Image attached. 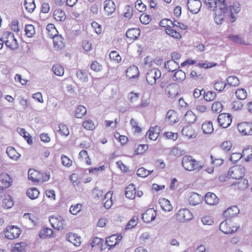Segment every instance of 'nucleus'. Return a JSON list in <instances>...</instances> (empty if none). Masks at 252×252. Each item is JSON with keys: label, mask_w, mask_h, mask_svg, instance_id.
<instances>
[{"label": "nucleus", "mask_w": 252, "mask_h": 252, "mask_svg": "<svg viewBox=\"0 0 252 252\" xmlns=\"http://www.w3.org/2000/svg\"><path fill=\"white\" fill-rule=\"evenodd\" d=\"M221 6L216 9H213L215 11V21L218 25L221 24L226 16L230 17L231 22L232 23L236 20L235 14L239 13L240 11V4L237 2H234L232 5L229 7L226 4H221Z\"/></svg>", "instance_id": "1"}, {"label": "nucleus", "mask_w": 252, "mask_h": 252, "mask_svg": "<svg viewBox=\"0 0 252 252\" xmlns=\"http://www.w3.org/2000/svg\"><path fill=\"white\" fill-rule=\"evenodd\" d=\"M182 164L184 169L189 171L199 172L204 166L202 161L197 160L189 155L183 157Z\"/></svg>", "instance_id": "2"}, {"label": "nucleus", "mask_w": 252, "mask_h": 252, "mask_svg": "<svg viewBox=\"0 0 252 252\" xmlns=\"http://www.w3.org/2000/svg\"><path fill=\"white\" fill-rule=\"evenodd\" d=\"M4 42L6 45L11 50H15L18 47L17 39L14 36V34L10 32H5L2 36Z\"/></svg>", "instance_id": "3"}, {"label": "nucleus", "mask_w": 252, "mask_h": 252, "mask_svg": "<svg viewBox=\"0 0 252 252\" xmlns=\"http://www.w3.org/2000/svg\"><path fill=\"white\" fill-rule=\"evenodd\" d=\"M161 75V71L157 68H153L148 71L146 74V81L147 83L153 86L156 84L157 80L158 79Z\"/></svg>", "instance_id": "4"}, {"label": "nucleus", "mask_w": 252, "mask_h": 252, "mask_svg": "<svg viewBox=\"0 0 252 252\" xmlns=\"http://www.w3.org/2000/svg\"><path fill=\"white\" fill-rule=\"evenodd\" d=\"M245 169L242 165H236L230 168L228 171L229 175L233 179L240 180L244 176Z\"/></svg>", "instance_id": "5"}, {"label": "nucleus", "mask_w": 252, "mask_h": 252, "mask_svg": "<svg viewBox=\"0 0 252 252\" xmlns=\"http://www.w3.org/2000/svg\"><path fill=\"white\" fill-rule=\"evenodd\" d=\"M239 226H232L231 221L230 220H226L223 221L220 224V229L223 233L228 234L236 232Z\"/></svg>", "instance_id": "6"}, {"label": "nucleus", "mask_w": 252, "mask_h": 252, "mask_svg": "<svg viewBox=\"0 0 252 252\" xmlns=\"http://www.w3.org/2000/svg\"><path fill=\"white\" fill-rule=\"evenodd\" d=\"M192 217L191 212L186 208L181 209L176 214L177 220L182 222L190 220Z\"/></svg>", "instance_id": "7"}, {"label": "nucleus", "mask_w": 252, "mask_h": 252, "mask_svg": "<svg viewBox=\"0 0 252 252\" xmlns=\"http://www.w3.org/2000/svg\"><path fill=\"white\" fill-rule=\"evenodd\" d=\"M20 234L21 230L19 228L14 225L7 227L4 232L5 237L11 240L18 238Z\"/></svg>", "instance_id": "8"}, {"label": "nucleus", "mask_w": 252, "mask_h": 252, "mask_svg": "<svg viewBox=\"0 0 252 252\" xmlns=\"http://www.w3.org/2000/svg\"><path fill=\"white\" fill-rule=\"evenodd\" d=\"M232 118L227 113L220 114L218 117V122L220 126L223 128L228 127L231 124Z\"/></svg>", "instance_id": "9"}, {"label": "nucleus", "mask_w": 252, "mask_h": 252, "mask_svg": "<svg viewBox=\"0 0 252 252\" xmlns=\"http://www.w3.org/2000/svg\"><path fill=\"white\" fill-rule=\"evenodd\" d=\"M238 130L244 135H252V123L243 122L238 124Z\"/></svg>", "instance_id": "10"}, {"label": "nucleus", "mask_w": 252, "mask_h": 252, "mask_svg": "<svg viewBox=\"0 0 252 252\" xmlns=\"http://www.w3.org/2000/svg\"><path fill=\"white\" fill-rule=\"evenodd\" d=\"M188 8L193 14L197 13L201 7V2L199 0H188Z\"/></svg>", "instance_id": "11"}, {"label": "nucleus", "mask_w": 252, "mask_h": 252, "mask_svg": "<svg viewBox=\"0 0 252 252\" xmlns=\"http://www.w3.org/2000/svg\"><path fill=\"white\" fill-rule=\"evenodd\" d=\"M64 220L61 217H49V222L52 226L57 230H61L63 228Z\"/></svg>", "instance_id": "12"}, {"label": "nucleus", "mask_w": 252, "mask_h": 252, "mask_svg": "<svg viewBox=\"0 0 252 252\" xmlns=\"http://www.w3.org/2000/svg\"><path fill=\"white\" fill-rule=\"evenodd\" d=\"M188 200L190 205L195 206L200 204L203 200V197L199 194L191 192H189L187 195Z\"/></svg>", "instance_id": "13"}, {"label": "nucleus", "mask_w": 252, "mask_h": 252, "mask_svg": "<svg viewBox=\"0 0 252 252\" xmlns=\"http://www.w3.org/2000/svg\"><path fill=\"white\" fill-rule=\"evenodd\" d=\"M156 216L157 211L153 208H150L142 214V219L144 222L149 223L154 220Z\"/></svg>", "instance_id": "14"}, {"label": "nucleus", "mask_w": 252, "mask_h": 252, "mask_svg": "<svg viewBox=\"0 0 252 252\" xmlns=\"http://www.w3.org/2000/svg\"><path fill=\"white\" fill-rule=\"evenodd\" d=\"M116 9V6L114 1L111 0H105L104 1V10L105 14L107 16L112 15Z\"/></svg>", "instance_id": "15"}, {"label": "nucleus", "mask_w": 252, "mask_h": 252, "mask_svg": "<svg viewBox=\"0 0 252 252\" xmlns=\"http://www.w3.org/2000/svg\"><path fill=\"white\" fill-rule=\"evenodd\" d=\"M178 85L173 84L169 85L165 89V93L169 97L174 98L178 94Z\"/></svg>", "instance_id": "16"}, {"label": "nucleus", "mask_w": 252, "mask_h": 252, "mask_svg": "<svg viewBox=\"0 0 252 252\" xmlns=\"http://www.w3.org/2000/svg\"><path fill=\"white\" fill-rule=\"evenodd\" d=\"M122 238V236L121 235H112L106 238V243L111 249L118 244Z\"/></svg>", "instance_id": "17"}, {"label": "nucleus", "mask_w": 252, "mask_h": 252, "mask_svg": "<svg viewBox=\"0 0 252 252\" xmlns=\"http://www.w3.org/2000/svg\"><path fill=\"white\" fill-rule=\"evenodd\" d=\"M204 3L211 10L221 6V4H226L224 0H204Z\"/></svg>", "instance_id": "18"}, {"label": "nucleus", "mask_w": 252, "mask_h": 252, "mask_svg": "<svg viewBox=\"0 0 252 252\" xmlns=\"http://www.w3.org/2000/svg\"><path fill=\"white\" fill-rule=\"evenodd\" d=\"M126 76L129 79L137 78L139 76V71L138 67L133 65L129 66L126 71Z\"/></svg>", "instance_id": "19"}, {"label": "nucleus", "mask_w": 252, "mask_h": 252, "mask_svg": "<svg viewBox=\"0 0 252 252\" xmlns=\"http://www.w3.org/2000/svg\"><path fill=\"white\" fill-rule=\"evenodd\" d=\"M239 213V209L236 206H233L223 212L224 217L230 219L236 216Z\"/></svg>", "instance_id": "20"}, {"label": "nucleus", "mask_w": 252, "mask_h": 252, "mask_svg": "<svg viewBox=\"0 0 252 252\" xmlns=\"http://www.w3.org/2000/svg\"><path fill=\"white\" fill-rule=\"evenodd\" d=\"M205 200L206 203L210 205H215L218 203L219 201V199L216 194L210 192L206 194Z\"/></svg>", "instance_id": "21"}, {"label": "nucleus", "mask_w": 252, "mask_h": 252, "mask_svg": "<svg viewBox=\"0 0 252 252\" xmlns=\"http://www.w3.org/2000/svg\"><path fill=\"white\" fill-rule=\"evenodd\" d=\"M0 179L1 183L4 186V188H8L12 185V179L7 173L1 174L0 176Z\"/></svg>", "instance_id": "22"}, {"label": "nucleus", "mask_w": 252, "mask_h": 252, "mask_svg": "<svg viewBox=\"0 0 252 252\" xmlns=\"http://www.w3.org/2000/svg\"><path fill=\"white\" fill-rule=\"evenodd\" d=\"M232 186H235V189L243 190L247 188L248 186V181L246 179L241 178L232 183Z\"/></svg>", "instance_id": "23"}, {"label": "nucleus", "mask_w": 252, "mask_h": 252, "mask_svg": "<svg viewBox=\"0 0 252 252\" xmlns=\"http://www.w3.org/2000/svg\"><path fill=\"white\" fill-rule=\"evenodd\" d=\"M6 154L9 158L14 160L17 161L19 159L21 155L15 148L12 147H8L6 149Z\"/></svg>", "instance_id": "24"}, {"label": "nucleus", "mask_w": 252, "mask_h": 252, "mask_svg": "<svg viewBox=\"0 0 252 252\" xmlns=\"http://www.w3.org/2000/svg\"><path fill=\"white\" fill-rule=\"evenodd\" d=\"M125 195L126 197L130 199H133L136 195L135 187L133 184L129 185L126 188Z\"/></svg>", "instance_id": "25"}, {"label": "nucleus", "mask_w": 252, "mask_h": 252, "mask_svg": "<svg viewBox=\"0 0 252 252\" xmlns=\"http://www.w3.org/2000/svg\"><path fill=\"white\" fill-rule=\"evenodd\" d=\"M54 19L59 22H63L66 19V15L63 10L61 9H56L53 13Z\"/></svg>", "instance_id": "26"}, {"label": "nucleus", "mask_w": 252, "mask_h": 252, "mask_svg": "<svg viewBox=\"0 0 252 252\" xmlns=\"http://www.w3.org/2000/svg\"><path fill=\"white\" fill-rule=\"evenodd\" d=\"M159 203L161 208L164 211L169 212L172 210V206L168 199L164 198H160Z\"/></svg>", "instance_id": "27"}, {"label": "nucleus", "mask_w": 252, "mask_h": 252, "mask_svg": "<svg viewBox=\"0 0 252 252\" xmlns=\"http://www.w3.org/2000/svg\"><path fill=\"white\" fill-rule=\"evenodd\" d=\"M28 178L33 182H39L40 180V174L37 171L30 169L28 171Z\"/></svg>", "instance_id": "28"}, {"label": "nucleus", "mask_w": 252, "mask_h": 252, "mask_svg": "<svg viewBox=\"0 0 252 252\" xmlns=\"http://www.w3.org/2000/svg\"><path fill=\"white\" fill-rule=\"evenodd\" d=\"M140 31L139 29L133 28L129 29L126 32V36L131 39H136L140 35Z\"/></svg>", "instance_id": "29"}, {"label": "nucleus", "mask_w": 252, "mask_h": 252, "mask_svg": "<svg viewBox=\"0 0 252 252\" xmlns=\"http://www.w3.org/2000/svg\"><path fill=\"white\" fill-rule=\"evenodd\" d=\"M112 191H109L104 196L103 199L104 207L107 209H109L113 204L112 200Z\"/></svg>", "instance_id": "30"}, {"label": "nucleus", "mask_w": 252, "mask_h": 252, "mask_svg": "<svg viewBox=\"0 0 252 252\" xmlns=\"http://www.w3.org/2000/svg\"><path fill=\"white\" fill-rule=\"evenodd\" d=\"M226 83L228 89L230 87H236L240 84L239 79L234 76H230L226 79Z\"/></svg>", "instance_id": "31"}, {"label": "nucleus", "mask_w": 252, "mask_h": 252, "mask_svg": "<svg viewBox=\"0 0 252 252\" xmlns=\"http://www.w3.org/2000/svg\"><path fill=\"white\" fill-rule=\"evenodd\" d=\"M164 66L166 69L170 72H173L179 67L178 63L174 60H170L164 63Z\"/></svg>", "instance_id": "32"}, {"label": "nucleus", "mask_w": 252, "mask_h": 252, "mask_svg": "<svg viewBox=\"0 0 252 252\" xmlns=\"http://www.w3.org/2000/svg\"><path fill=\"white\" fill-rule=\"evenodd\" d=\"M67 239L68 241L76 247L79 246L81 244V238L78 237L77 234L72 233L69 234Z\"/></svg>", "instance_id": "33"}, {"label": "nucleus", "mask_w": 252, "mask_h": 252, "mask_svg": "<svg viewBox=\"0 0 252 252\" xmlns=\"http://www.w3.org/2000/svg\"><path fill=\"white\" fill-rule=\"evenodd\" d=\"M202 129L205 134L211 133L214 131L212 122L208 121L204 123L202 125Z\"/></svg>", "instance_id": "34"}, {"label": "nucleus", "mask_w": 252, "mask_h": 252, "mask_svg": "<svg viewBox=\"0 0 252 252\" xmlns=\"http://www.w3.org/2000/svg\"><path fill=\"white\" fill-rule=\"evenodd\" d=\"M53 234V231L50 228L47 227L42 228L39 234V236L41 239H45L47 237L51 236Z\"/></svg>", "instance_id": "35"}, {"label": "nucleus", "mask_w": 252, "mask_h": 252, "mask_svg": "<svg viewBox=\"0 0 252 252\" xmlns=\"http://www.w3.org/2000/svg\"><path fill=\"white\" fill-rule=\"evenodd\" d=\"M185 122L189 124H193L196 121V116L191 111H188L184 116V118Z\"/></svg>", "instance_id": "36"}, {"label": "nucleus", "mask_w": 252, "mask_h": 252, "mask_svg": "<svg viewBox=\"0 0 252 252\" xmlns=\"http://www.w3.org/2000/svg\"><path fill=\"white\" fill-rule=\"evenodd\" d=\"M24 5L26 10L30 13H32L36 7L34 0H25Z\"/></svg>", "instance_id": "37"}, {"label": "nucleus", "mask_w": 252, "mask_h": 252, "mask_svg": "<svg viewBox=\"0 0 252 252\" xmlns=\"http://www.w3.org/2000/svg\"><path fill=\"white\" fill-rule=\"evenodd\" d=\"M241 155L242 157H246V161H250L252 158V147L247 146L244 148Z\"/></svg>", "instance_id": "38"}, {"label": "nucleus", "mask_w": 252, "mask_h": 252, "mask_svg": "<svg viewBox=\"0 0 252 252\" xmlns=\"http://www.w3.org/2000/svg\"><path fill=\"white\" fill-rule=\"evenodd\" d=\"M166 33L171 37L176 39H180L181 35L179 32L173 29L171 27L168 25L165 29Z\"/></svg>", "instance_id": "39"}, {"label": "nucleus", "mask_w": 252, "mask_h": 252, "mask_svg": "<svg viewBox=\"0 0 252 252\" xmlns=\"http://www.w3.org/2000/svg\"><path fill=\"white\" fill-rule=\"evenodd\" d=\"M39 191L35 188H32L28 189L27 191V196L31 199H35L38 197Z\"/></svg>", "instance_id": "40"}, {"label": "nucleus", "mask_w": 252, "mask_h": 252, "mask_svg": "<svg viewBox=\"0 0 252 252\" xmlns=\"http://www.w3.org/2000/svg\"><path fill=\"white\" fill-rule=\"evenodd\" d=\"M14 205V202L10 195H7L3 200L2 206L6 209L12 208Z\"/></svg>", "instance_id": "41"}, {"label": "nucleus", "mask_w": 252, "mask_h": 252, "mask_svg": "<svg viewBox=\"0 0 252 252\" xmlns=\"http://www.w3.org/2000/svg\"><path fill=\"white\" fill-rule=\"evenodd\" d=\"M17 132L19 134L22 136L29 144L32 143V140L30 136V134L25 130L24 128L19 127L17 129Z\"/></svg>", "instance_id": "42"}, {"label": "nucleus", "mask_w": 252, "mask_h": 252, "mask_svg": "<svg viewBox=\"0 0 252 252\" xmlns=\"http://www.w3.org/2000/svg\"><path fill=\"white\" fill-rule=\"evenodd\" d=\"M214 88L219 92H221L225 89H228L227 84L222 81H218L214 84Z\"/></svg>", "instance_id": "43"}, {"label": "nucleus", "mask_w": 252, "mask_h": 252, "mask_svg": "<svg viewBox=\"0 0 252 252\" xmlns=\"http://www.w3.org/2000/svg\"><path fill=\"white\" fill-rule=\"evenodd\" d=\"M86 108L83 105H79L77 107L75 110V117L77 118H81L86 114Z\"/></svg>", "instance_id": "44"}, {"label": "nucleus", "mask_w": 252, "mask_h": 252, "mask_svg": "<svg viewBox=\"0 0 252 252\" xmlns=\"http://www.w3.org/2000/svg\"><path fill=\"white\" fill-rule=\"evenodd\" d=\"M26 245L24 242L16 243L12 249V252H26Z\"/></svg>", "instance_id": "45"}, {"label": "nucleus", "mask_w": 252, "mask_h": 252, "mask_svg": "<svg viewBox=\"0 0 252 252\" xmlns=\"http://www.w3.org/2000/svg\"><path fill=\"white\" fill-rule=\"evenodd\" d=\"M158 128L157 126L152 127L150 128L147 132L149 138L152 140H156L158 136V132L156 131V129Z\"/></svg>", "instance_id": "46"}, {"label": "nucleus", "mask_w": 252, "mask_h": 252, "mask_svg": "<svg viewBox=\"0 0 252 252\" xmlns=\"http://www.w3.org/2000/svg\"><path fill=\"white\" fill-rule=\"evenodd\" d=\"M52 70L57 76H63L64 74V68L60 64H56L53 66Z\"/></svg>", "instance_id": "47"}, {"label": "nucleus", "mask_w": 252, "mask_h": 252, "mask_svg": "<svg viewBox=\"0 0 252 252\" xmlns=\"http://www.w3.org/2000/svg\"><path fill=\"white\" fill-rule=\"evenodd\" d=\"M186 78V74L182 70H178L174 74L173 79L174 80L181 81Z\"/></svg>", "instance_id": "48"}, {"label": "nucleus", "mask_w": 252, "mask_h": 252, "mask_svg": "<svg viewBox=\"0 0 252 252\" xmlns=\"http://www.w3.org/2000/svg\"><path fill=\"white\" fill-rule=\"evenodd\" d=\"M77 77L83 82H87L88 81V77L87 73L82 70H79L76 71Z\"/></svg>", "instance_id": "49"}, {"label": "nucleus", "mask_w": 252, "mask_h": 252, "mask_svg": "<svg viewBox=\"0 0 252 252\" xmlns=\"http://www.w3.org/2000/svg\"><path fill=\"white\" fill-rule=\"evenodd\" d=\"M153 170H148L144 167L139 168L137 171V174L138 176L145 178L147 177L149 175L152 173Z\"/></svg>", "instance_id": "50"}, {"label": "nucleus", "mask_w": 252, "mask_h": 252, "mask_svg": "<svg viewBox=\"0 0 252 252\" xmlns=\"http://www.w3.org/2000/svg\"><path fill=\"white\" fill-rule=\"evenodd\" d=\"M25 34L28 37H32L35 34L34 27L32 25H28L25 29Z\"/></svg>", "instance_id": "51"}, {"label": "nucleus", "mask_w": 252, "mask_h": 252, "mask_svg": "<svg viewBox=\"0 0 252 252\" xmlns=\"http://www.w3.org/2000/svg\"><path fill=\"white\" fill-rule=\"evenodd\" d=\"M229 38L232 40V41L241 44H245V41L241 36L239 35H229Z\"/></svg>", "instance_id": "52"}, {"label": "nucleus", "mask_w": 252, "mask_h": 252, "mask_svg": "<svg viewBox=\"0 0 252 252\" xmlns=\"http://www.w3.org/2000/svg\"><path fill=\"white\" fill-rule=\"evenodd\" d=\"M216 94L212 91H208L206 93L204 91V98L207 101H210L215 99L216 97Z\"/></svg>", "instance_id": "53"}, {"label": "nucleus", "mask_w": 252, "mask_h": 252, "mask_svg": "<svg viewBox=\"0 0 252 252\" xmlns=\"http://www.w3.org/2000/svg\"><path fill=\"white\" fill-rule=\"evenodd\" d=\"M236 97L239 99H245L247 96V93L244 89H240L235 92Z\"/></svg>", "instance_id": "54"}, {"label": "nucleus", "mask_w": 252, "mask_h": 252, "mask_svg": "<svg viewBox=\"0 0 252 252\" xmlns=\"http://www.w3.org/2000/svg\"><path fill=\"white\" fill-rule=\"evenodd\" d=\"M82 207V204L80 203L72 205L70 207L69 212L71 214L76 215L81 210Z\"/></svg>", "instance_id": "55"}, {"label": "nucleus", "mask_w": 252, "mask_h": 252, "mask_svg": "<svg viewBox=\"0 0 252 252\" xmlns=\"http://www.w3.org/2000/svg\"><path fill=\"white\" fill-rule=\"evenodd\" d=\"M190 76L191 78L194 80H202L204 78V74L201 73L199 71L192 70L190 73Z\"/></svg>", "instance_id": "56"}, {"label": "nucleus", "mask_w": 252, "mask_h": 252, "mask_svg": "<svg viewBox=\"0 0 252 252\" xmlns=\"http://www.w3.org/2000/svg\"><path fill=\"white\" fill-rule=\"evenodd\" d=\"M181 132L183 135H185L189 138L193 137L192 129L189 126H186L184 127Z\"/></svg>", "instance_id": "57"}, {"label": "nucleus", "mask_w": 252, "mask_h": 252, "mask_svg": "<svg viewBox=\"0 0 252 252\" xmlns=\"http://www.w3.org/2000/svg\"><path fill=\"white\" fill-rule=\"evenodd\" d=\"M177 117L176 112L172 110L168 111L166 114V118L169 120L171 123L176 122L175 118Z\"/></svg>", "instance_id": "58"}, {"label": "nucleus", "mask_w": 252, "mask_h": 252, "mask_svg": "<svg viewBox=\"0 0 252 252\" xmlns=\"http://www.w3.org/2000/svg\"><path fill=\"white\" fill-rule=\"evenodd\" d=\"M232 147V143L231 141H225L222 143L220 145L221 149L226 152H229Z\"/></svg>", "instance_id": "59"}, {"label": "nucleus", "mask_w": 252, "mask_h": 252, "mask_svg": "<svg viewBox=\"0 0 252 252\" xmlns=\"http://www.w3.org/2000/svg\"><path fill=\"white\" fill-rule=\"evenodd\" d=\"M139 94L134 93L133 92H130L128 94V99L130 102L132 104L136 102L139 100Z\"/></svg>", "instance_id": "60"}, {"label": "nucleus", "mask_w": 252, "mask_h": 252, "mask_svg": "<svg viewBox=\"0 0 252 252\" xmlns=\"http://www.w3.org/2000/svg\"><path fill=\"white\" fill-rule=\"evenodd\" d=\"M222 110V105L220 102L215 101L212 105V110L216 113H220Z\"/></svg>", "instance_id": "61"}, {"label": "nucleus", "mask_w": 252, "mask_h": 252, "mask_svg": "<svg viewBox=\"0 0 252 252\" xmlns=\"http://www.w3.org/2000/svg\"><path fill=\"white\" fill-rule=\"evenodd\" d=\"M59 132L61 134L64 136H68L69 134V131L67 126L63 124H61L59 126Z\"/></svg>", "instance_id": "62"}, {"label": "nucleus", "mask_w": 252, "mask_h": 252, "mask_svg": "<svg viewBox=\"0 0 252 252\" xmlns=\"http://www.w3.org/2000/svg\"><path fill=\"white\" fill-rule=\"evenodd\" d=\"M83 126L84 128L90 130H93L95 128V125L91 120H88L85 121L83 123Z\"/></svg>", "instance_id": "63"}, {"label": "nucleus", "mask_w": 252, "mask_h": 252, "mask_svg": "<svg viewBox=\"0 0 252 252\" xmlns=\"http://www.w3.org/2000/svg\"><path fill=\"white\" fill-rule=\"evenodd\" d=\"M90 68L92 70L95 72H99L102 69V65L98 62L95 61L92 62L90 65Z\"/></svg>", "instance_id": "64"}]
</instances>
